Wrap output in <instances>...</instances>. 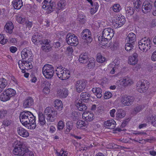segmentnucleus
Segmentation results:
<instances>
[{
	"label": "nucleus",
	"instance_id": "nucleus-8",
	"mask_svg": "<svg viewBox=\"0 0 156 156\" xmlns=\"http://www.w3.org/2000/svg\"><path fill=\"white\" fill-rule=\"evenodd\" d=\"M66 41L69 44L72 46H76L78 44L77 37L72 33H69L66 35Z\"/></svg>",
	"mask_w": 156,
	"mask_h": 156
},
{
	"label": "nucleus",
	"instance_id": "nucleus-50",
	"mask_svg": "<svg viewBox=\"0 0 156 156\" xmlns=\"http://www.w3.org/2000/svg\"><path fill=\"white\" fill-rule=\"evenodd\" d=\"M55 106L57 107L58 108H60L62 107V103L60 100L57 99L55 101Z\"/></svg>",
	"mask_w": 156,
	"mask_h": 156
},
{
	"label": "nucleus",
	"instance_id": "nucleus-9",
	"mask_svg": "<svg viewBox=\"0 0 156 156\" xmlns=\"http://www.w3.org/2000/svg\"><path fill=\"white\" fill-rule=\"evenodd\" d=\"M42 4L43 9L49 13L52 12L55 8V3L52 0H44Z\"/></svg>",
	"mask_w": 156,
	"mask_h": 156
},
{
	"label": "nucleus",
	"instance_id": "nucleus-28",
	"mask_svg": "<svg viewBox=\"0 0 156 156\" xmlns=\"http://www.w3.org/2000/svg\"><path fill=\"white\" fill-rule=\"evenodd\" d=\"M12 3L14 9H20L23 5L22 0H13Z\"/></svg>",
	"mask_w": 156,
	"mask_h": 156
},
{
	"label": "nucleus",
	"instance_id": "nucleus-56",
	"mask_svg": "<svg viewBox=\"0 0 156 156\" xmlns=\"http://www.w3.org/2000/svg\"><path fill=\"white\" fill-rule=\"evenodd\" d=\"M0 84L4 86V87H6L8 85V83L7 80L4 78H0Z\"/></svg>",
	"mask_w": 156,
	"mask_h": 156
},
{
	"label": "nucleus",
	"instance_id": "nucleus-2",
	"mask_svg": "<svg viewBox=\"0 0 156 156\" xmlns=\"http://www.w3.org/2000/svg\"><path fill=\"white\" fill-rule=\"evenodd\" d=\"M114 34L113 30L110 28H107L104 29L102 32V36L98 37L99 44L105 47V48H108L110 45V42H108L113 37Z\"/></svg>",
	"mask_w": 156,
	"mask_h": 156
},
{
	"label": "nucleus",
	"instance_id": "nucleus-3",
	"mask_svg": "<svg viewBox=\"0 0 156 156\" xmlns=\"http://www.w3.org/2000/svg\"><path fill=\"white\" fill-rule=\"evenodd\" d=\"M55 72L58 77L62 80L67 79L70 76L69 71L61 66L57 67L55 69Z\"/></svg>",
	"mask_w": 156,
	"mask_h": 156
},
{
	"label": "nucleus",
	"instance_id": "nucleus-49",
	"mask_svg": "<svg viewBox=\"0 0 156 156\" xmlns=\"http://www.w3.org/2000/svg\"><path fill=\"white\" fill-rule=\"evenodd\" d=\"M56 154L57 156H67L68 153L66 151H63L62 149L60 152L57 151H56Z\"/></svg>",
	"mask_w": 156,
	"mask_h": 156
},
{
	"label": "nucleus",
	"instance_id": "nucleus-23",
	"mask_svg": "<svg viewBox=\"0 0 156 156\" xmlns=\"http://www.w3.org/2000/svg\"><path fill=\"white\" fill-rule=\"evenodd\" d=\"M14 26L13 23L11 22H7L4 27L5 31L7 33L11 34L13 32Z\"/></svg>",
	"mask_w": 156,
	"mask_h": 156
},
{
	"label": "nucleus",
	"instance_id": "nucleus-31",
	"mask_svg": "<svg viewBox=\"0 0 156 156\" xmlns=\"http://www.w3.org/2000/svg\"><path fill=\"white\" fill-rule=\"evenodd\" d=\"M95 60L93 58H91L88 59V63L87 67L89 69H93L95 66Z\"/></svg>",
	"mask_w": 156,
	"mask_h": 156
},
{
	"label": "nucleus",
	"instance_id": "nucleus-43",
	"mask_svg": "<svg viewBox=\"0 0 156 156\" xmlns=\"http://www.w3.org/2000/svg\"><path fill=\"white\" fill-rule=\"evenodd\" d=\"M93 6L90 9V13L92 14H94L98 10L99 5L97 2H95L93 4Z\"/></svg>",
	"mask_w": 156,
	"mask_h": 156
},
{
	"label": "nucleus",
	"instance_id": "nucleus-55",
	"mask_svg": "<svg viewBox=\"0 0 156 156\" xmlns=\"http://www.w3.org/2000/svg\"><path fill=\"white\" fill-rule=\"evenodd\" d=\"M112 96V93L110 92H106L104 95V98L105 99H108L111 98Z\"/></svg>",
	"mask_w": 156,
	"mask_h": 156
},
{
	"label": "nucleus",
	"instance_id": "nucleus-5",
	"mask_svg": "<svg viewBox=\"0 0 156 156\" xmlns=\"http://www.w3.org/2000/svg\"><path fill=\"white\" fill-rule=\"evenodd\" d=\"M138 44L139 48L141 51H147L150 48L151 41L149 38L144 37L138 42Z\"/></svg>",
	"mask_w": 156,
	"mask_h": 156
},
{
	"label": "nucleus",
	"instance_id": "nucleus-40",
	"mask_svg": "<svg viewBox=\"0 0 156 156\" xmlns=\"http://www.w3.org/2000/svg\"><path fill=\"white\" fill-rule=\"evenodd\" d=\"M23 64L24 65V70L25 69L28 70V69H31L32 68L33 66L31 63L27 60H24Z\"/></svg>",
	"mask_w": 156,
	"mask_h": 156
},
{
	"label": "nucleus",
	"instance_id": "nucleus-19",
	"mask_svg": "<svg viewBox=\"0 0 156 156\" xmlns=\"http://www.w3.org/2000/svg\"><path fill=\"white\" fill-rule=\"evenodd\" d=\"M116 125V122L113 119L108 120L104 122V126L110 129H114Z\"/></svg>",
	"mask_w": 156,
	"mask_h": 156
},
{
	"label": "nucleus",
	"instance_id": "nucleus-59",
	"mask_svg": "<svg viewBox=\"0 0 156 156\" xmlns=\"http://www.w3.org/2000/svg\"><path fill=\"white\" fill-rule=\"evenodd\" d=\"M41 43H40L39 45H42L43 44V45H50L49 43L50 42V41L48 39H44L41 40Z\"/></svg>",
	"mask_w": 156,
	"mask_h": 156
},
{
	"label": "nucleus",
	"instance_id": "nucleus-47",
	"mask_svg": "<svg viewBox=\"0 0 156 156\" xmlns=\"http://www.w3.org/2000/svg\"><path fill=\"white\" fill-rule=\"evenodd\" d=\"M66 130H68L69 132L70 130L72 129L73 127V122L71 121H68L66 123Z\"/></svg>",
	"mask_w": 156,
	"mask_h": 156
},
{
	"label": "nucleus",
	"instance_id": "nucleus-20",
	"mask_svg": "<svg viewBox=\"0 0 156 156\" xmlns=\"http://www.w3.org/2000/svg\"><path fill=\"white\" fill-rule=\"evenodd\" d=\"M34 100L33 98L31 97H28L26 98L24 101L23 107L25 108H29L33 104Z\"/></svg>",
	"mask_w": 156,
	"mask_h": 156
},
{
	"label": "nucleus",
	"instance_id": "nucleus-62",
	"mask_svg": "<svg viewBox=\"0 0 156 156\" xmlns=\"http://www.w3.org/2000/svg\"><path fill=\"white\" fill-rule=\"evenodd\" d=\"M16 19L17 21L20 23H22L24 22V20L20 16H16Z\"/></svg>",
	"mask_w": 156,
	"mask_h": 156
},
{
	"label": "nucleus",
	"instance_id": "nucleus-57",
	"mask_svg": "<svg viewBox=\"0 0 156 156\" xmlns=\"http://www.w3.org/2000/svg\"><path fill=\"white\" fill-rule=\"evenodd\" d=\"M7 39L4 38L3 35L0 34V43L1 44H4L7 42Z\"/></svg>",
	"mask_w": 156,
	"mask_h": 156
},
{
	"label": "nucleus",
	"instance_id": "nucleus-12",
	"mask_svg": "<svg viewBox=\"0 0 156 156\" xmlns=\"http://www.w3.org/2000/svg\"><path fill=\"white\" fill-rule=\"evenodd\" d=\"M134 100L133 97L124 95L122 96L121 100L122 103L125 105L129 106L133 103Z\"/></svg>",
	"mask_w": 156,
	"mask_h": 156
},
{
	"label": "nucleus",
	"instance_id": "nucleus-22",
	"mask_svg": "<svg viewBox=\"0 0 156 156\" xmlns=\"http://www.w3.org/2000/svg\"><path fill=\"white\" fill-rule=\"evenodd\" d=\"M17 131L20 136L24 137H27L29 135L27 130L21 127H18Z\"/></svg>",
	"mask_w": 156,
	"mask_h": 156
},
{
	"label": "nucleus",
	"instance_id": "nucleus-38",
	"mask_svg": "<svg viewBox=\"0 0 156 156\" xmlns=\"http://www.w3.org/2000/svg\"><path fill=\"white\" fill-rule=\"evenodd\" d=\"M4 94H7L10 98L15 95L16 91L12 88H8L4 91Z\"/></svg>",
	"mask_w": 156,
	"mask_h": 156
},
{
	"label": "nucleus",
	"instance_id": "nucleus-27",
	"mask_svg": "<svg viewBox=\"0 0 156 156\" xmlns=\"http://www.w3.org/2000/svg\"><path fill=\"white\" fill-rule=\"evenodd\" d=\"M38 122L39 125L42 126L45 124L46 121L45 119V116L44 115L43 113L40 112H39L38 113Z\"/></svg>",
	"mask_w": 156,
	"mask_h": 156
},
{
	"label": "nucleus",
	"instance_id": "nucleus-63",
	"mask_svg": "<svg viewBox=\"0 0 156 156\" xmlns=\"http://www.w3.org/2000/svg\"><path fill=\"white\" fill-rule=\"evenodd\" d=\"M24 156H34L33 152L29 150L28 148V151H27Z\"/></svg>",
	"mask_w": 156,
	"mask_h": 156
},
{
	"label": "nucleus",
	"instance_id": "nucleus-45",
	"mask_svg": "<svg viewBox=\"0 0 156 156\" xmlns=\"http://www.w3.org/2000/svg\"><path fill=\"white\" fill-rule=\"evenodd\" d=\"M134 43H131V42H127L125 45V49L127 51H130L133 48Z\"/></svg>",
	"mask_w": 156,
	"mask_h": 156
},
{
	"label": "nucleus",
	"instance_id": "nucleus-26",
	"mask_svg": "<svg viewBox=\"0 0 156 156\" xmlns=\"http://www.w3.org/2000/svg\"><path fill=\"white\" fill-rule=\"evenodd\" d=\"M136 40V35L133 33H129L126 38V41L127 42H129L134 44Z\"/></svg>",
	"mask_w": 156,
	"mask_h": 156
},
{
	"label": "nucleus",
	"instance_id": "nucleus-24",
	"mask_svg": "<svg viewBox=\"0 0 156 156\" xmlns=\"http://www.w3.org/2000/svg\"><path fill=\"white\" fill-rule=\"evenodd\" d=\"M137 54L136 53H134L133 55L129 57V63L131 65H134L138 62Z\"/></svg>",
	"mask_w": 156,
	"mask_h": 156
},
{
	"label": "nucleus",
	"instance_id": "nucleus-15",
	"mask_svg": "<svg viewBox=\"0 0 156 156\" xmlns=\"http://www.w3.org/2000/svg\"><path fill=\"white\" fill-rule=\"evenodd\" d=\"M119 81L124 87L131 85L133 83V81L132 79L128 76L124 77L122 79L120 80Z\"/></svg>",
	"mask_w": 156,
	"mask_h": 156
},
{
	"label": "nucleus",
	"instance_id": "nucleus-25",
	"mask_svg": "<svg viewBox=\"0 0 156 156\" xmlns=\"http://www.w3.org/2000/svg\"><path fill=\"white\" fill-rule=\"evenodd\" d=\"M82 117L86 120V121H91L94 119V115L93 113L90 112L86 113L84 112L82 114Z\"/></svg>",
	"mask_w": 156,
	"mask_h": 156
},
{
	"label": "nucleus",
	"instance_id": "nucleus-14",
	"mask_svg": "<svg viewBox=\"0 0 156 156\" xmlns=\"http://www.w3.org/2000/svg\"><path fill=\"white\" fill-rule=\"evenodd\" d=\"M21 56L23 60H24L27 58L29 59V57L31 58V57L33 56V54L30 49L24 48L21 52Z\"/></svg>",
	"mask_w": 156,
	"mask_h": 156
},
{
	"label": "nucleus",
	"instance_id": "nucleus-35",
	"mask_svg": "<svg viewBox=\"0 0 156 156\" xmlns=\"http://www.w3.org/2000/svg\"><path fill=\"white\" fill-rule=\"evenodd\" d=\"M57 5L59 9L62 10L65 8L66 5V1L64 0H60L58 2Z\"/></svg>",
	"mask_w": 156,
	"mask_h": 156
},
{
	"label": "nucleus",
	"instance_id": "nucleus-58",
	"mask_svg": "<svg viewBox=\"0 0 156 156\" xmlns=\"http://www.w3.org/2000/svg\"><path fill=\"white\" fill-rule=\"evenodd\" d=\"M143 108L142 105L137 106L134 109V111L136 113H137L141 111Z\"/></svg>",
	"mask_w": 156,
	"mask_h": 156
},
{
	"label": "nucleus",
	"instance_id": "nucleus-41",
	"mask_svg": "<svg viewBox=\"0 0 156 156\" xmlns=\"http://www.w3.org/2000/svg\"><path fill=\"white\" fill-rule=\"evenodd\" d=\"M106 60L105 57L100 53H98L97 54V61L99 62L102 63L104 62Z\"/></svg>",
	"mask_w": 156,
	"mask_h": 156
},
{
	"label": "nucleus",
	"instance_id": "nucleus-44",
	"mask_svg": "<svg viewBox=\"0 0 156 156\" xmlns=\"http://www.w3.org/2000/svg\"><path fill=\"white\" fill-rule=\"evenodd\" d=\"M77 19L80 22L84 23L85 22L86 17L83 14L80 13L78 15Z\"/></svg>",
	"mask_w": 156,
	"mask_h": 156
},
{
	"label": "nucleus",
	"instance_id": "nucleus-17",
	"mask_svg": "<svg viewBox=\"0 0 156 156\" xmlns=\"http://www.w3.org/2000/svg\"><path fill=\"white\" fill-rule=\"evenodd\" d=\"M42 38V36L41 34L37 33L32 37V41L35 44L39 45L40 43H41V40Z\"/></svg>",
	"mask_w": 156,
	"mask_h": 156
},
{
	"label": "nucleus",
	"instance_id": "nucleus-51",
	"mask_svg": "<svg viewBox=\"0 0 156 156\" xmlns=\"http://www.w3.org/2000/svg\"><path fill=\"white\" fill-rule=\"evenodd\" d=\"M23 62L24 60H20L18 62V64L19 68L22 70V72L24 73L25 72V71L24 70V65L23 64Z\"/></svg>",
	"mask_w": 156,
	"mask_h": 156
},
{
	"label": "nucleus",
	"instance_id": "nucleus-54",
	"mask_svg": "<svg viewBox=\"0 0 156 156\" xmlns=\"http://www.w3.org/2000/svg\"><path fill=\"white\" fill-rule=\"evenodd\" d=\"M64 126V122L62 120L60 121L58 123V129L60 130H62Z\"/></svg>",
	"mask_w": 156,
	"mask_h": 156
},
{
	"label": "nucleus",
	"instance_id": "nucleus-30",
	"mask_svg": "<svg viewBox=\"0 0 156 156\" xmlns=\"http://www.w3.org/2000/svg\"><path fill=\"white\" fill-rule=\"evenodd\" d=\"M92 92L95 93L97 98H100L102 96V90L99 87L93 88L92 90Z\"/></svg>",
	"mask_w": 156,
	"mask_h": 156
},
{
	"label": "nucleus",
	"instance_id": "nucleus-42",
	"mask_svg": "<svg viewBox=\"0 0 156 156\" xmlns=\"http://www.w3.org/2000/svg\"><path fill=\"white\" fill-rule=\"evenodd\" d=\"M10 98L7 94H4V92L0 96V100L3 102L7 101L9 100Z\"/></svg>",
	"mask_w": 156,
	"mask_h": 156
},
{
	"label": "nucleus",
	"instance_id": "nucleus-64",
	"mask_svg": "<svg viewBox=\"0 0 156 156\" xmlns=\"http://www.w3.org/2000/svg\"><path fill=\"white\" fill-rule=\"evenodd\" d=\"M151 59L152 61H156V50L152 53L151 57Z\"/></svg>",
	"mask_w": 156,
	"mask_h": 156
},
{
	"label": "nucleus",
	"instance_id": "nucleus-53",
	"mask_svg": "<svg viewBox=\"0 0 156 156\" xmlns=\"http://www.w3.org/2000/svg\"><path fill=\"white\" fill-rule=\"evenodd\" d=\"M134 6L136 9L139 8L141 6L142 4L140 0H134Z\"/></svg>",
	"mask_w": 156,
	"mask_h": 156
},
{
	"label": "nucleus",
	"instance_id": "nucleus-11",
	"mask_svg": "<svg viewBox=\"0 0 156 156\" xmlns=\"http://www.w3.org/2000/svg\"><path fill=\"white\" fill-rule=\"evenodd\" d=\"M81 37L82 39L85 40L88 43H90L92 41L91 32L88 29L83 31L81 34Z\"/></svg>",
	"mask_w": 156,
	"mask_h": 156
},
{
	"label": "nucleus",
	"instance_id": "nucleus-16",
	"mask_svg": "<svg viewBox=\"0 0 156 156\" xmlns=\"http://www.w3.org/2000/svg\"><path fill=\"white\" fill-rule=\"evenodd\" d=\"M75 105L77 108L80 111H84L87 109L86 105L82 103L80 99H77L75 101Z\"/></svg>",
	"mask_w": 156,
	"mask_h": 156
},
{
	"label": "nucleus",
	"instance_id": "nucleus-60",
	"mask_svg": "<svg viewBox=\"0 0 156 156\" xmlns=\"http://www.w3.org/2000/svg\"><path fill=\"white\" fill-rule=\"evenodd\" d=\"M11 122L10 120L5 119L4 120L3 122V124L5 126H8L9 125Z\"/></svg>",
	"mask_w": 156,
	"mask_h": 156
},
{
	"label": "nucleus",
	"instance_id": "nucleus-34",
	"mask_svg": "<svg viewBox=\"0 0 156 156\" xmlns=\"http://www.w3.org/2000/svg\"><path fill=\"white\" fill-rule=\"evenodd\" d=\"M90 97V94L87 92H82L80 95L81 100L85 102H87L89 101Z\"/></svg>",
	"mask_w": 156,
	"mask_h": 156
},
{
	"label": "nucleus",
	"instance_id": "nucleus-18",
	"mask_svg": "<svg viewBox=\"0 0 156 156\" xmlns=\"http://www.w3.org/2000/svg\"><path fill=\"white\" fill-rule=\"evenodd\" d=\"M57 92V96L60 98H66L68 95V90L66 89H58Z\"/></svg>",
	"mask_w": 156,
	"mask_h": 156
},
{
	"label": "nucleus",
	"instance_id": "nucleus-10",
	"mask_svg": "<svg viewBox=\"0 0 156 156\" xmlns=\"http://www.w3.org/2000/svg\"><path fill=\"white\" fill-rule=\"evenodd\" d=\"M115 21L113 23V26L115 28L121 27L125 22V18L123 16L119 15L115 17Z\"/></svg>",
	"mask_w": 156,
	"mask_h": 156
},
{
	"label": "nucleus",
	"instance_id": "nucleus-39",
	"mask_svg": "<svg viewBox=\"0 0 156 156\" xmlns=\"http://www.w3.org/2000/svg\"><path fill=\"white\" fill-rule=\"evenodd\" d=\"M41 49L44 51L48 52L51 51L52 48L50 45H43L41 46Z\"/></svg>",
	"mask_w": 156,
	"mask_h": 156
},
{
	"label": "nucleus",
	"instance_id": "nucleus-4",
	"mask_svg": "<svg viewBox=\"0 0 156 156\" xmlns=\"http://www.w3.org/2000/svg\"><path fill=\"white\" fill-rule=\"evenodd\" d=\"M28 148L21 142H19L15 146L13 153L16 155L24 156Z\"/></svg>",
	"mask_w": 156,
	"mask_h": 156
},
{
	"label": "nucleus",
	"instance_id": "nucleus-6",
	"mask_svg": "<svg viewBox=\"0 0 156 156\" xmlns=\"http://www.w3.org/2000/svg\"><path fill=\"white\" fill-rule=\"evenodd\" d=\"M42 73L47 79H51L53 76L54 69L52 65L49 64L45 65L42 69Z\"/></svg>",
	"mask_w": 156,
	"mask_h": 156
},
{
	"label": "nucleus",
	"instance_id": "nucleus-32",
	"mask_svg": "<svg viewBox=\"0 0 156 156\" xmlns=\"http://www.w3.org/2000/svg\"><path fill=\"white\" fill-rule=\"evenodd\" d=\"M88 58L87 53H83L80 55L79 60L81 63H84L87 62Z\"/></svg>",
	"mask_w": 156,
	"mask_h": 156
},
{
	"label": "nucleus",
	"instance_id": "nucleus-52",
	"mask_svg": "<svg viewBox=\"0 0 156 156\" xmlns=\"http://www.w3.org/2000/svg\"><path fill=\"white\" fill-rule=\"evenodd\" d=\"M121 9V7L118 4L114 5L113 6V10L115 12H118Z\"/></svg>",
	"mask_w": 156,
	"mask_h": 156
},
{
	"label": "nucleus",
	"instance_id": "nucleus-46",
	"mask_svg": "<svg viewBox=\"0 0 156 156\" xmlns=\"http://www.w3.org/2000/svg\"><path fill=\"white\" fill-rule=\"evenodd\" d=\"M7 111L4 109L0 110V119H2L5 118L7 115Z\"/></svg>",
	"mask_w": 156,
	"mask_h": 156
},
{
	"label": "nucleus",
	"instance_id": "nucleus-13",
	"mask_svg": "<svg viewBox=\"0 0 156 156\" xmlns=\"http://www.w3.org/2000/svg\"><path fill=\"white\" fill-rule=\"evenodd\" d=\"M86 83L83 80L76 81L75 83V87L77 92L80 93L85 88Z\"/></svg>",
	"mask_w": 156,
	"mask_h": 156
},
{
	"label": "nucleus",
	"instance_id": "nucleus-21",
	"mask_svg": "<svg viewBox=\"0 0 156 156\" xmlns=\"http://www.w3.org/2000/svg\"><path fill=\"white\" fill-rule=\"evenodd\" d=\"M151 4L147 1L145 2L142 6V11L144 13H147L150 11L152 8Z\"/></svg>",
	"mask_w": 156,
	"mask_h": 156
},
{
	"label": "nucleus",
	"instance_id": "nucleus-37",
	"mask_svg": "<svg viewBox=\"0 0 156 156\" xmlns=\"http://www.w3.org/2000/svg\"><path fill=\"white\" fill-rule=\"evenodd\" d=\"M57 112L56 114H48V115H44L46 117V119L48 122H53L56 119V116L57 115Z\"/></svg>",
	"mask_w": 156,
	"mask_h": 156
},
{
	"label": "nucleus",
	"instance_id": "nucleus-29",
	"mask_svg": "<svg viewBox=\"0 0 156 156\" xmlns=\"http://www.w3.org/2000/svg\"><path fill=\"white\" fill-rule=\"evenodd\" d=\"M88 124V122L79 120L76 122L77 127L78 129H84L86 127Z\"/></svg>",
	"mask_w": 156,
	"mask_h": 156
},
{
	"label": "nucleus",
	"instance_id": "nucleus-36",
	"mask_svg": "<svg viewBox=\"0 0 156 156\" xmlns=\"http://www.w3.org/2000/svg\"><path fill=\"white\" fill-rule=\"evenodd\" d=\"M126 14V16L129 17L133 15L135 11V10L132 7L126 6L125 8Z\"/></svg>",
	"mask_w": 156,
	"mask_h": 156
},
{
	"label": "nucleus",
	"instance_id": "nucleus-7",
	"mask_svg": "<svg viewBox=\"0 0 156 156\" xmlns=\"http://www.w3.org/2000/svg\"><path fill=\"white\" fill-rule=\"evenodd\" d=\"M149 83L146 80H142L136 83V89L140 93L145 92L149 87Z\"/></svg>",
	"mask_w": 156,
	"mask_h": 156
},
{
	"label": "nucleus",
	"instance_id": "nucleus-1",
	"mask_svg": "<svg viewBox=\"0 0 156 156\" xmlns=\"http://www.w3.org/2000/svg\"><path fill=\"white\" fill-rule=\"evenodd\" d=\"M20 119L22 124L28 129L33 130L36 128V117L31 112L23 111L20 114Z\"/></svg>",
	"mask_w": 156,
	"mask_h": 156
},
{
	"label": "nucleus",
	"instance_id": "nucleus-33",
	"mask_svg": "<svg viewBox=\"0 0 156 156\" xmlns=\"http://www.w3.org/2000/svg\"><path fill=\"white\" fill-rule=\"evenodd\" d=\"M57 112L53 108L51 107H48L44 110V115H48L50 114H56Z\"/></svg>",
	"mask_w": 156,
	"mask_h": 156
},
{
	"label": "nucleus",
	"instance_id": "nucleus-61",
	"mask_svg": "<svg viewBox=\"0 0 156 156\" xmlns=\"http://www.w3.org/2000/svg\"><path fill=\"white\" fill-rule=\"evenodd\" d=\"M77 115V113L75 111H74L72 112L71 117L73 120H75L78 119Z\"/></svg>",
	"mask_w": 156,
	"mask_h": 156
},
{
	"label": "nucleus",
	"instance_id": "nucleus-48",
	"mask_svg": "<svg viewBox=\"0 0 156 156\" xmlns=\"http://www.w3.org/2000/svg\"><path fill=\"white\" fill-rule=\"evenodd\" d=\"M125 116V113L123 112H121L118 111L116 113V119H117L118 120L119 119L123 118Z\"/></svg>",
	"mask_w": 156,
	"mask_h": 156
}]
</instances>
